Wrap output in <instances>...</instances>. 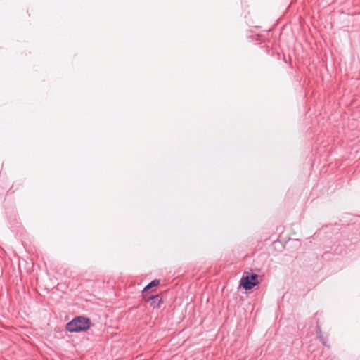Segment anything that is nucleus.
<instances>
[{
  "mask_svg": "<svg viewBox=\"0 0 360 360\" xmlns=\"http://www.w3.org/2000/svg\"><path fill=\"white\" fill-rule=\"evenodd\" d=\"M259 276L256 274H244L240 280V285L245 290H250L259 283Z\"/></svg>",
  "mask_w": 360,
  "mask_h": 360,
  "instance_id": "2",
  "label": "nucleus"
},
{
  "mask_svg": "<svg viewBox=\"0 0 360 360\" xmlns=\"http://www.w3.org/2000/svg\"><path fill=\"white\" fill-rule=\"evenodd\" d=\"M90 319L84 316H77L67 323L66 329L71 333L87 330L90 328Z\"/></svg>",
  "mask_w": 360,
  "mask_h": 360,
  "instance_id": "1",
  "label": "nucleus"
},
{
  "mask_svg": "<svg viewBox=\"0 0 360 360\" xmlns=\"http://www.w3.org/2000/svg\"><path fill=\"white\" fill-rule=\"evenodd\" d=\"M160 284V281L158 279H155L152 281L149 284H148L143 290V296L146 295V293L148 292V290L153 287H156Z\"/></svg>",
  "mask_w": 360,
  "mask_h": 360,
  "instance_id": "4",
  "label": "nucleus"
},
{
  "mask_svg": "<svg viewBox=\"0 0 360 360\" xmlns=\"http://www.w3.org/2000/svg\"><path fill=\"white\" fill-rule=\"evenodd\" d=\"M143 297L146 302H150L153 308H159L162 303V297L159 295L149 296L146 293V295L143 296Z\"/></svg>",
  "mask_w": 360,
  "mask_h": 360,
  "instance_id": "3",
  "label": "nucleus"
}]
</instances>
